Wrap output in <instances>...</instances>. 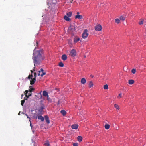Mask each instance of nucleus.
<instances>
[{
	"mask_svg": "<svg viewBox=\"0 0 146 146\" xmlns=\"http://www.w3.org/2000/svg\"><path fill=\"white\" fill-rule=\"evenodd\" d=\"M36 48L33 50L32 59L35 66H37L40 64L41 62L45 58L42 50H35Z\"/></svg>",
	"mask_w": 146,
	"mask_h": 146,
	"instance_id": "f257e3e1",
	"label": "nucleus"
},
{
	"mask_svg": "<svg viewBox=\"0 0 146 146\" xmlns=\"http://www.w3.org/2000/svg\"><path fill=\"white\" fill-rule=\"evenodd\" d=\"M33 77V75L32 74L31 75H29L28 77V79H31L32 80L30 81V84L31 85L33 84L36 80V79H35V78H32Z\"/></svg>",
	"mask_w": 146,
	"mask_h": 146,
	"instance_id": "f03ea898",
	"label": "nucleus"
},
{
	"mask_svg": "<svg viewBox=\"0 0 146 146\" xmlns=\"http://www.w3.org/2000/svg\"><path fill=\"white\" fill-rule=\"evenodd\" d=\"M88 32V31L87 29H85L84 30L82 35V37L83 39H85L88 37L89 34Z\"/></svg>",
	"mask_w": 146,
	"mask_h": 146,
	"instance_id": "7ed1b4c3",
	"label": "nucleus"
},
{
	"mask_svg": "<svg viewBox=\"0 0 146 146\" xmlns=\"http://www.w3.org/2000/svg\"><path fill=\"white\" fill-rule=\"evenodd\" d=\"M95 29L96 31H100L102 29V27L100 25L98 24L95 27Z\"/></svg>",
	"mask_w": 146,
	"mask_h": 146,
	"instance_id": "20e7f679",
	"label": "nucleus"
},
{
	"mask_svg": "<svg viewBox=\"0 0 146 146\" xmlns=\"http://www.w3.org/2000/svg\"><path fill=\"white\" fill-rule=\"evenodd\" d=\"M76 52L74 49H72L70 51V54L72 57H74L76 55Z\"/></svg>",
	"mask_w": 146,
	"mask_h": 146,
	"instance_id": "39448f33",
	"label": "nucleus"
},
{
	"mask_svg": "<svg viewBox=\"0 0 146 146\" xmlns=\"http://www.w3.org/2000/svg\"><path fill=\"white\" fill-rule=\"evenodd\" d=\"M44 108L42 106L38 110V115H41L43 114L42 112L43 111Z\"/></svg>",
	"mask_w": 146,
	"mask_h": 146,
	"instance_id": "423d86ee",
	"label": "nucleus"
},
{
	"mask_svg": "<svg viewBox=\"0 0 146 146\" xmlns=\"http://www.w3.org/2000/svg\"><path fill=\"white\" fill-rule=\"evenodd\" d=\"M78 127V125L77 124H73L71 126L72 128L73 129H76Z\"/></svg>",
	"mask_w": 146,
	"mask_h": 146,
	"instance_id": "0eeeda50",
	"label": "nucleus"
},
{
	"mask_svg": "<svg viewBox=\"0 0 146 146\" xmlns=\"http://www.w3.org/2000/svg\"><path fill=\"white\" fill-rule=\"evenodd\" d=\"M44 117L47 123L48 124H49L50 123V121L49 119L48 116L47 115H45L44 116Z\"/></svg>",
	"mask_w": 146,
	"mask_h": 146,
	"instance_id": "6e6552de",
	"label": "nucleus"
},
{
	"mask_svg": "<svg viewBox=\"0 0 146 146\" xmlns=\"http://www.w3.org/2000/svg\"><path fill=\"white\" fill-rule=\"evenodd\" d=\"M80 40V38L77 36H75L74 38V41L75 43H77Z\"/></svg>",
	"mask_w": 146,
	"mask_h": 146,
	"instance_id": "1a4fd4ad",
	"label": "nucleus"
},
{
	"mask_svg": "<svg viewBox=\"0 0 146 146\" xmlns=\"http://www.w3.org/2000/svg\"><path fill=\"white\" fill-rule=\"evenodd\" d=\"M43 95L45 97H48L49 95L48 93L46 91H44L43 92Z\"/></svg>",
	"mask_w": 146,
	"mask_h": 146,
	"instance_id": "9d476101",
	"label": "nucleus"
},
{
	"mask_svg": "<svg viewBox=\"0 0 146 146\" xmlns=\"http://www.w3.org/2000/svg\"><path fill=\"white\" fill-rule=\"evenodd\" d=\"M67 56L65 54L62 55L61 58L64 61L66 60L67 59Z\"/></svg>",
	"mask_w": 146,
	"mask_h": 146,
	"instance_id": "9b49d317",
	"label": "nucleus"
},
{
	"mask_svg": "<svg viewBox=\"0 0 146 146\" xmlns=\"http://www.w3.org/2000/svg\"><path fill=\"white\" fill-rule=\"evenodd\" d=\"M75 18L76 19H80L83 18V17L82 15H77L75 16Z\"/></svg>",
	"mask_w": 146,
	"mask_h": 146,
	"instance_id": "f8f14e48",
	"label": "nucleus"
},
{
	"mask_svg": "<svg viewBox=\"0 0 146 146\" xmlns=\"http://www.w3.org/2000/svg\"><path fill=\"white\" fill-rule=\"evenodd\" d=\"M37 118L38 119L42 121H44V118L41 115L38 116Z\"/></svg>",
	"mask_w": 146,
	"mask_h": 146,
	"instance_id": "ddd939ff",
	"label": "nucleus"
},
{
	"mask_svg": "<svg viewBox=\"0 0 146 146\" xmlns=\"http://www.w3.org/2000/svg\"><path fill=\"white\" fill-rule=\"evenodd\" d=\"M81 82L82 84H84L86 82V80L84 78H82L81 79Z\"/></svg>",
	"mask_w": 146,
	"mask_h": 146,
	"instance_id": "4468645a",
	"label": "nucleus"
},
{
	"mask_svg": "<svg viewBox=\"0 0 146 146\" xmlns=\"http://www.w3.org/2000/svg\"><path fill=\"white\" fill-rule=\"evenodd\" d=\"M69 17H68L66 15H65L64 17V19L66 21H69L70 20V19Z\"/></svg>",
	"mask_w": 146,
	"mask_h": 146,
	"instance_id": "2eb2a0df",
	"label": "nucleus"
},
{
	"mask_svg": "<svg viewBox=\"0 0 146 146\" xmlns=\"http://www.w3.org/2000/svg\"><path fill=\"white\" fill-rule=\"evenodd\" d=\"M28 90H26L25 91V92H26L25 94H24V95L25 94L26 97H27V98L26 99H25V100H27V98H28L29 96V95H27V94H28Z\"/></svg>",
	"mask_w": 146,
	"mask_h": 146,
	"instance_id": "dca6fc26",
	"label": "nucleus"
},
{
	"mask_svg": "<svg viewBox=\"0 0 146 146\" xmlns=\"http://www.w3.org/2000/svg\"><path fill=\"white\" fill-rule=\"evenodd\" d=\"M129 84H132L134 82V81L133 80H129Z\"/></svg>",
	"mask_w": 146,
	"mask_h": 146,
	"instance_id": "f3484780",
	"label": "nucleus"
},
{
	"mask_svg": "<svg viewBox=\"0 0 146 146\" xmlns=\"http://www.w3.org/2000/svg\"><path fill=\"white\" fill-rule=\"evenodd\" d=\"M105 128L106 129H108L110 127V125L109 124H106L105 125Z\"/></svg>",
	"mask_w": 146,
	"mask_h": 146,
	"instance_id": "a211bd4d",
	"label": "nucleus"
},
{
	"mask_svg": "<svg viewBox=\"0 0 146 146\" xmlns=\"http://www.w3.org/2000/svg\"><path fill=\"white\" fill-rule=\"evenodd\" d=\"M61 113L63 115V116H64L66 113V111L64 110H61L60 111Z\"/></svg>",
	"mask_w": 146,
	"mask_h": 146,
	"instance_id": "6ab92c4d",
	"label": "nucleus"
},
{
	"mask_svg": "<svg viewBox=\"0 0 146 146\" xmlns=\"http://www.w3.org/2000/svg\"><path fill=\"white\" fill-rule=\"evenodd\" d=\"M77 139H78V141L80 142L82 141V136H79L78 137Z\"/></svg>",
	"mask_w": 146,
	"mask_h": 146,
	"instance_id": "aec40b11",
	"label": "nucleus"
},
{
	"mask_svg": "<svg viewBox=\"0 0 146 146\" xmlns=\"http://www.w3.org/2000/svg\"><path fill=\"white\" fill-rule=\"evenodd\" d=\"M93 85V84L92 81H90L89 82V87L90 88H91Z\"/></svg>",
	"mask_w": 146,
	"mask_h": 146,
	"instance_id": "412c9836",
	"label": "nucleus"
},
{
	"mask_svg": "<svg viewBox=\"0 0 146 146\" xmlns=\"http://www.w3.org/2000/svg\"><path fill=\"white\" fill-rule=\"evenodd\" d=\"M66 15L67 16L69 17H70L72 15V13L71 12H69L67 13Z\"/></svg>",
	"mask_w": 146,
	"mask_h": 146,
	"instance_id": "4be33fe9",
	"label": "nucleus"
},
{
	"mask_svg": "<svg viewBox=\"0 0 146 146\" xmlns=\"http://www.w3.org/2000/svg\"><path fill=\"white\" fill-rule=\"evenodd\" d=\"M44 145L45 146H49L50 145V144L48 141H47L46 143H44Z\"/></svg>",
	"mask_w": 146,
	"mask_h": 146,
	"instance_id": "5701e85b",
	"label": "nucleus"
},
{
	"mask_svg": "<svg viewBox=\"0 0 146 146\" xmlns=\"http://www.w3.org/2000/svg\"><path fill=\"white\" fill-rule=\"evenodd\" d=\"M114 107L116 108L117 110H119V108L118 105L117 104H114Z\"/></svg>",
	"mask_w": 146,
	"mask_h": 146,
	"instance_id": "b1692460",
	"label": "nucleus"
},
{
	"mask_svg": "<svg viewBox=\"0 0 146 146\" xmlns=\"http://www.w3.org/2000/svg\"><path fill=\"white\" fill-rule=\"evenodd\" d=\"M31 87L32 86H30L29 88H30V89L29 90V92H32V91L34 90V89L33 88H31Z\"/></svg>",
	"mask_w": 146,
	"mask_h": 146,
	"instance_id": "393cba45",
	"label": "nucleus"
},
{
	"mask_svg": "<svg viewBox=\"0 0 146 146\" xmlns=\"http://www.w3.org/2000/svg\"><path fill=\"white\" fill-rule=\"evenodd\" d=\"M59 66L61 67H63L64 66V64L62 62H60L59 64Z\"/></svg>",
	"mask_w": 146,
	"mask_h": 146,
	"instance_id": "a878e982",
	"label": "nucleus"
},
{
	"mask_svg": "<svg viewBox=\"0 0 146 146\" xmlns=\"http://www.w3.org/2000/svg\"><path fill=\"white\" fill-rule=\"evenodd\" d=\"M120 19L121 20H122V21H124L125 20V17L123 16H121L120 17Z\"/></svg>",
	"mask_w": 146,
	"mask_h": 146,
	"instance_id": "bb28decb",
	"label": "nucleus"
},
{
	"mask_svg": "<svg viewBox=\"0 0 146 146\" xmlns=\"http://www.w3.org/2000/svg\"><path fill=\"white\" fill-rule=\"evenodd\" d=\"M104 89H107L108 88V86L107 84H106L104 86Z\"/></svg>",
	"mask_w": 146,
	"mask_h": 146,
	"instance_id": "cd10ccee",
	"label": "nucleus"
},
{
	"mask_svg": "<svg viewBox=\"0 0 146 146\" xmlns=\"http://www.w3.org/2000/svg\"><path fill=\"white\" fill-rule=\"evenodd\" d=\"M115 21L116 23H117L118 24L120 22V20L119 19H115Z\"/></svg>",
	"mask_w": 146,
	"mask_h": 146,
	"instance_id": "c85d7f7f",
	"label": "nucleus"
},
{
	"mask_svg": "<svg viewBox=\"0 0 146 146\" xmlns=\"http://www.w3.org/2000/svg\"><path fill=\"white\" fill-rule=\"evenodd\" d=\"M143 20H140L139 22V25L143 24Z\"/></svg>",
	"mask_w": 146,
	"mask_h": 146,
	"instance_id": "c756f323",
	"label": "nucleus"
},
{
	"mask_svg": "<svg viewBox=\"0 0 146 146\" xmlns=\"http://www.w3.org/2000/svg\"><path fill=\"white\" fill-rule=\"evenodd\" d=\"M136 72V69H133L131 70V72L133 74H135Z\"/></svg>",
	"mask_w": 146,
	"mask_h": 146,
	"instance_id": "7c9ffc66",
	"label": "nucleus"
},
{
	"mask_svg": "<svg viewBox=\"0 0 146 146\" xmlns=\"http://www.w3.org/2000/svg\"><path fill=\"white\" fill-rule=\"evenodd\" d=\"M25 99L24 100H21V105L22 106H23V105L24 104V103L25 102Z\"/></svg>",
	"mask_w": 146,
	"mask_h": 146,
	"instance_id": "2f4dec72",
	"label": "nucleus"
},
{
	"mask_svg": "<svg viewBox=\"0 0 146 146\" xmlns=\"http://www.w3.org/2000/svg\"><path fill=\"white\" fill-rule=\"evenodd\" d=\"M52 2L53 4H56L57 3V1L56 0H52Z\"/></svg>",
	"mask_w": 146,
	"mask_h": 146,
	"instance_id": "473e14b6",
	"label": "nucleus"
},
{
	"mask_svg": "<svg viewBox=\"0 0 146 146\" xmlns=\"http://www.w3.org/2000/svg\"><path fill=\"white\" fill-rule=\"evenodd\" d=\"M122 97V94L120 93L119 94V96L117 97V98L119 99H120V98H121Z\"/></svg>",
	"mask_w": 146,
	"mask_h": 146,
	"instance_id": "72a5a7b5",
	"label": "nucleus"
},
{
	"mask_svg": "<svg viewBox=\"0 0 146 146\" xmlns=\"http://www.w3.org/2000/svg\"><path fill=\"white\" fill-rule=\"evenodd\" d=\"M46 74V73L45 72H42V74H41L40 76L41 77L43 76V75H45Z\"/></svg>",
	"mask_w": 146,
	"mask_h": 146,
	"instance_id": "f704fd0d",
	"label": "nucleus"
},
{
	"mask_svg": "<svg viewBox=\"0 0 146 146\" xmlns=\"http://www.w3.org/2000/svg\"><path fill=\"white\" fill-rule=\"evenodd\" d=\"M73 146H78V144L77 143H74L73 144Z\"/></svg>",
	"mask_w": 146,
	"mask_h": 146,
	"instance_id": "c9c22d12",
	"label": "nucleus"
},
{
	"mask_svg": "<svg viewBox=\"0 0 146 146\" xmlns=\"http://www.w3.org/2000/svg\"><path fill=\"white\" fill-rule=\"evenodd\" d=\"M34 78H35V79H36V77L37 76V74L35 72L34 73Z\"/></svg>",
	"mask_w": 146,
	"mask_h": 146,
	"instance_id": "e433bc0d",
	"label": "nucleus"
},
{
	"mask_svg": "<svg viewBox=\"0 0 146 146\" xmlns=\"http://www.w3.org/2000/svg\"><path fill=\"white\" fill-rule=\"evenodd\" d=\"M28 95H29V96H30L31 95L32 92H31V93H30V92H29V93H28Z\"/></svg>",
	"mask_w": 146,
	"mask_h": 146,
	"instance_id": "4c0bfd02",
	"label": "nucleus"
},
{
	"mask_svg": "<svg viewBox=\"0 0 146 146\" xmlns=\"http://www.w3.org/2000/svg\"><path fill=\"white\" fill-rule=\"evenodd\" d=\"M29 121L30 122V126H31V127L32 128V124L31 123V120H29Z\"/></svg>",
	"mask_w": 146,
	"mask_h": 146,
	"instance_id": "58836bf2",
	"label": "nucleus"
},
{
	"mask_svg": "<svg viewBox=\"0 0 146 146\" xmlns=\"http://www.w3.org/2000/svg\"><path fill=\"white\" fill-rule=\"evenodd\" d=\"M41 72V71H38V76H40L41 74H40V73Z\"/></svg>",
	"mask_w": 146,
	"mask_h": 146,
	"instance_id": "ea45409f",
	"label": "nucleus"
},
{
	"mask_svg": "<svg viewBox=\"0 0 146 146\" xmlns=\"http://www.w3.org/2000/svg\"><path fill=\"white\" fill-rule=\"evenodd\" d=\"M41 72H43L44 71L43 69L42 68H41L40 69V70Z\"/></svg>",
	"mask_w": 146,
	"mask_h": 146,
	"instance_id": "a19ab883",
	"label": "nucleus"
},
{
	"mask_svg": "<svg viewBox=\"0 0 146 146\" xmlns=\"http://www.w3.org/2000/svg\"><path fill=\"white\" fill-rule=\"evenodd\" d=\"M40 94L41 95V97H40V99H41L42 98V94H41V92H40Z\"/></svg>",
	"mask_w": 146,
	"mask_h": 146,
	"instance_id": "79ce46f5",
	"label": "nucleus"
},
{
	"mask_svg": "<svg viewBox=\"0 0 146 146\" xmlns=\"http://www.w3.org/2000/svg\"><path fill=\"white\" fill-rule=\"evenodd\" d=\"M27 118H28L29 119V120H31L30 118L28 116H27Z\"/></svg>",
	"mask_w": 146,
	"mask_h": 146,
	"instance_id": "37998d69",
	"label": "nucleus"
},
{
	"mask_svg": "<svg viewBox=\"0 0 146 146\" xmlns=\"http://www.w3.org/2000/svg\"><path fill=\"white\" fill-rule=\"evenodd\" d=\"M47 100H49L50 98H49V97H47Z\"/></svg>",
	"mask_w": 146,
	"mask_h": 146,
	"instance_id": "c03bdc74",
	"label": "nucleus"
},
{
	"mask_svg": "<svg viewBox=\"0 0 146 146\" xmlns=\"http://www.w3.org/2000/svg\"><path fill=\"white\" fill-rule=\"evenodd\" d=\"M77 15H79V12H77Z\"/></svg>",
	"mask_w": 146,
	"mask_h": 146,
	"instance_id": "a18cd8bd",
	"label": "nucleus"
},
{
	"mask_svg": "<svg viewBox=\"0 0 146 146\" xmlns=\"http://www.w3.org/2000/svg\"><path fill=\"white\" fill-rule=\"evenodd\" d=\"M20 112H19V113H18V115H20Z\"/></svg>",
	"mask_w": 146,
	"mask_h": 146,
	"instance_id": "49530a36",
	"label": "nucleus"
},
{
	"mask_svg": "<svg viewBox=\"0 0 146 146\" xmlns=\"http://www.w3.org/2000/svg\"><path fill=\"white\" fill-rule=\"evenodd\" d=\"M25 115L26 116H27H27H28V115L26 114H25Z\"/></svg>",
	"mask_w": 146,
	"mask_h": 146,
	"instance_id": "de8ad7c7",
	"label": "nucleus"
},
{
	"mask_svg": "<svg viewBox=\"0 0 146 146\" xmlns=\"http://www.w3.org/2000/svg\"><path fill=\"white\" fill-rule=\"evenodd\" d=\"M31 72L32 73L33 72V71L32 70L31 71Z\"/></svg>",
	"mask_w": 146,
	"mask_h": 146,
	"instance_id": "09e8293b",
	"label": "nucleus"
},
{
	"mask_svg": "<svg viewBox=\"0 0 146 146\" xmlns=\"http://www.w3.org/2000/svg\"><path fill=\"white\" fill-rule=\"evenodd\" d=\"M86 57V56H84V57H85V58Z\"/></svg>",
	"mask_w": 146,
	"mask_h": 146,
	"instance_id": "8fccbe9b",
	"label": "nucleus"
},
{
	"mask_svg": "<svg viewBox=\"0 0 146 146\" xmlns=\"http://www.w3.org/2000/svg\"><path fill=\"white\" fill-rule=\"evenodd\" d=\"M23 96V94H22V96Z\"/></svg>",
	"mask_w": 146,
	"mask_h": 146,
	"instance_id": "3c124183",
	"label": "nucleus"
},
{
	"mask_svg": "<svg viewBox=\"0 0 146 146\" xmlns=\"http://www.w3.org/2000/svg\"><path fill=\"white\" fill-rule=\"evenodd\" d=\"M145 36H146V35H145Z\"/></svg>",
	"mask_w": 146,
	"mask_h": 146,
	"instance_id": "603ef678",
	"label": "nucleus"
}]
</instances>
